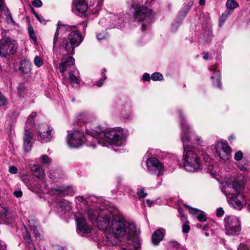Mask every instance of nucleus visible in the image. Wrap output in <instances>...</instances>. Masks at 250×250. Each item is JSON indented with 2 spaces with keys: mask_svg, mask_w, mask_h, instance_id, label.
I'll return each instance as SVG.
<instances>
[{
  "mask_svg": "<svg viewBox=\"0 0 250 250\" xmlns=\"http://www.w3.org/2000/svg\"><path fill=\"white\" fill-rule=\"evenodd\" d=\"M28 32L30 35V37L34 41H36V37L34 31V29L32 27H29L28 28Z\"/></svg>",
  "mask_w": 250,
  "mask_h": 250,
  "instance_id": "obj_42",
  "label": "nucleus"
},
{
  "mask_svg": "<svg viewBox=\"0 0 250 250\" xmlns=\"http://www.w3.org/2000/svg\"><path fill=\"white\" fill-rule=\"evenodd\" d=\"M31 170L34 175L39 179L43 178L45 176L44 169L39 165H34L31 168Z\"/></svg>",
  "mask_w": 250,
  "mask_h": 250,
  "instance_id": "obj_26",
  "label": "nucleus"
},
{
  "mask_svg": "<svg viewBox=\"0 0 250 250\" xmlns=\"http://www.w3.org/2000/svg\"><path fill=\"white\" fill-rule=\"evenodd\" d=\"M244 185L242 179L231 176L227 178L222 184L221 190L226 196L228 202L233 208L239 210L247 203L245 196L240 193Z\"/></svg>",
  "mask_w": 250,
  "mask_h": 250,
  "instance_id": "obj_4",
  "label": "nucleus"
},
{
  "mask_svg": "<svg viewBox=\"0 0 250 250\" xmlns=\"http://www.w3.org/2000/svg\"><path fill=\"white\" fill-rule=\"evenodd\" d=\"M26 178H27L26 176H23L22 177V181L24 182V183H25L26 184H28V180L27 179H26Z\"/></svg>",
  "mask_w": 250,
  "mask_h": 250,
  "instance_id": "obj_63",
  "label": "nucleus"
},
{
  "mask_svg": "<svg viewBox=\"0 0 250 250\" xmlns=\"http://www.w3.org/2000/svg\"><path fill=\"white\" fill-rule=\"evenodd\" d=\"M17 89H18V92L19 96H21L25 89V86H24V84H23V83L19 84Z\"/></svg>",
  "mask_w": 250,
  "mask_h": 250,
  "instance_id": "obj_44",
  "label": "nucleus"
},
{
  "mask_svg": "<svg viewBox=\"0 0 250 250\" xmlns=\"http://www.w3.org/2000/svg\"><path fill=\"white\" fill-rule=\"evenodd\" d=\"M226 10H230V13L232 12L233 10L239 6V4L235 0H228L226 2Z\"/></svg>",
  "mask_w": 250,
  "mask_h": 250,
  "instance_id": "obj_28",
  "label": "nucleus"
},
{
  "mask_svg": "<svg viewBox=\"0 0 250 250\" xmlns=\"http://www.w3.org/2000/svg\"><path fill=\"white\" fill-rule=\"evenodd\" d=\"M131 8L133 9V15L134 20L143 22L141 26L142 30L145 31L147 29L149 24L154 19V13L152 10L146 6L136 2L132 3Z\"/></svg>",
  "mask_w": 250,
  "mask_h": 250,
  "instance_id": "obj_5",
  "label": "nucleus"
},
{
  "mask_svg": "<svg viewBox=\"0 0 250 250\" xmlns=\"http://www.w3.org/2000/svg\"><path fill=\"white\" fill-rule=\"evenodd\" d=\"M31 63L27 60H21L20 63V71L24 74H28L31 70Z\"/></svg>",
  "mask_w": 250,
  "mask_h": 250,
  "instance_id": "obj_25",
  "label": "nucleus"
},
{
  "mask_svg": "<svg viewBox=\"0 0 250 250\" xmlns=\"http://www.w3.org/2000/svg\"><path fill=\"white\" fill-rule=\"evenodd\" d=\"M29 226L33 231L35 237L37 239H41V230L38 221L33 217H30L28 219Z\"/></svg>",
  "mask_w": 250,
  "mask_h": 250,
  "instance_id": "obj_16",
  "label": "nucleus"
},
{
  "mask_svg": "<svg viewBox=\"0 0 250 250\" xmlns=\"http://www.w3.org/2000/svg\"><path fill=\"white\" fill-rule=\"evenodd\" d=\"M163 78V75L159 72L154 73L151 76V79L153 81H161Z\"/></svg>",
  "mask_w": 250,
  "mask_h": 250,
  "instance_id": "obj_37",
  "label": "nucleus"
},
{
  "mask_svg": "<svg viewBox=\"0 0 250 250\" xmlns=\"http://www.w3.org/2000/svg\"><path fill=\"white\" fill-rule=\"evenodd\" d=\"M143 79L145 81H149L150 80L149 74L148 73H145L143 76Z\"/></svg>",
  "mask_w": 250,
  "mask_h": 250,
  "instance_id": "obj_54",
  "label": "nucleus"
},
{
  "mask_svg": "<svg viewBox=\"0 0 250 250\" xmlns=\"http://www.w3.org/2000/svg\"><path fill=\"white\" fill-rule=\"evenodd\" d=\"M14 195L16 197L20 198L22 196V192L21 190H16L14 192Z\"/></svg>",
  "mask_w": 250,
  "mask_h": 250,
  "instance_id": "obj_51",
  "label": "nucleus"
},
{
  "mask_svg": "<svg viewBox=\"0 0 250 250\" xmlns=\"http://www.w3.org/2000/svg\"><path fill=\"white\" fill-rule=\"evenodd\" d=\"M16 41L8 37L3 38L0 40V56L5 57L14 54L17 50Z\"/></svg>",
  "mask_w": 250,
  "mask_h": 250,
  "instance_id": "obj_10",
  "label": "nucleus"
},
{
  "mask_svg": "<svg viewBox=\"0 0 250 250\" xmlns=\"http://www.w3.org/2000/svg\"><path fill=\"white\" fill-rule=\"evenodd\" d=\"M7 103V100L2 93L0 92V107L5 105Z\"/></svg>",
  "mask_w": 250,
  "mask_h": 250,
  "instance_id": "obj_41",
  "label": "nucleus"
},
{
  "mask_svg": "<svg viewBox=\"0 0 250 250\" xmlns=\"http://www.w3.org/2000/svg\"><path fill=\"white\" fill-rule=\"evenodd\" d=\"M75 221L77 224V233L81 236H84L86 234L91 232V228L87 224L84 216L75 217Z\"/></svg>",
  "mask_w": 250,
  "mask_h": 250,
  "instance_id": "obj_14",
  "label": "nucleus"
},
{
  "mask_svg": "<svg viewBox=\"0 0 250 250\" xmlns=\"http://www.w3.org/2000/svg\"><path fill=\"white\" fill-rule=\"evenodd\" d=\"M40 159L42 163L46 166L50 165L52 162L51 158L45 154L42 155Z\"/></svg>",
  "mask_w": 250,
  "mask_h": 250,
  "instance_id": "obj_31",
  "label": "nucleus"
},
{
  "mask_svg": "<svg viewBox=\"0 0 250 250\" xmlns=\"http://www.w3.org/2000/svg\"><path fill=\"white\" fill-rule=\"evenodd\" d=\"M238 250H250L245 245L241 244L238 248Z\"/></svg>",
  "mask_w": 250,
  "mask_h": 250,
  "instance_id": "obj_52",
  "label": "nucleus"
},
{
  "mask_svg": "<svg viewBox=\"0 0 250 250\" xmlns=\"http://www.w3.org/2000/svg\"><path fill=\"white\" fill-rule=\"evenodd\" d=\"M16 214L8 208L0 206V218L6 223H10L15 218Z\"/></svg>",
  "mask_w": 250,
  "mask_h": 250,
  "instance_id": "obj_17",
  "label": "nucleus"
},
{
  "mask_svg": "<svg viewBox=\"0 0 250 250\" xmlns=\"http://www.w3.org/2000/svg\"><path fill=\"white\" fill-rule=\"evenodd\" d=\"M75 26H70L64 24L62 21H59L58 23V26L56 31L55 33L54 40H53V45L55 46L58 40V36L60 33H64L66 31H70L72 28H74Z\"/></svg>",
  "mask_w": 250,
  "mask_h": 250,
  "instance_id": "obj_19",
  "label": "nucleus"
},
{
  "mask_svg": "<svg viewBox=\"0 0 250 250\" xmlns=\"http://www.w3.org/2000/svg\"><path fill=\"white\" fill-rule=\"evenodd\" d=\"M97 38L99 40H104L106 38V34L105 33H99L97 35Z\"/></svg>",
  "mask_w": 250,
  "mask_h": 250,
  "instance_id": "obj_50",
  "label": "nucleus"
},
{
  "mask_svg": "<svg viewBox=\"0 0 250 250\" xmlns=\"http://www.w3.org/2000/svg\"><path fill=\"white\" fill-rule=\"evenodd\" d=\"M181 127V139L184 147L183 166L188 171L193 172L198 170L200 167L201 160L197 154L189 147L192 144H201L203 142L201 137L192 131L191 126L187 123L181 111H179Z\"/></svg>",
  "mask_w": 250,
  "mask_h": 250,
  "instance_id": "obj_2",
  "label": "nucleus"
},
{
  "mask_svg": "<svg viewBox=\"0 0 250 250\" xmlns=\"http://www.w3.org/2000/svg\"><path fill=\"white\" fill-rule=\"evenodd\" d=\"M184 206L189 209L190 214L197 215L196 218L199 221L205 222L207 220L206 215L204 212L195 208H192L186 204H185Z\"/></svg>",
  "mask_w": 250,
  "mask_h": 250,
  "instance_id": "obj_20",
  "label": "nucleus"
},
{
  "mask_svg": "<svg viewBox=\"0 0 250 250\" xmlns=\"http://www.w3.org/2000/svg\"><path fill=\"white\" fill-rule=\"evenodd\" d=\"M57 207L64 213L70 211L72 208L71 204L66 200L59 201L57 204Z\"/></svg>",
  "mask_w": 250,
  "mask_h": 250,
  "instance_id": "obj_24",
  "label": "nucleus"
},
{
  "mask_svg": "<svg viewBox=\"0 0 250 250\" xmlns=\"http://www.w3.org/2000/svg\"><path fill=\"white\" fill-rule=\"evenodd\" d=\"M226 234L230 236L238 235L241 230L239 219L233 215L226 216L224 218Z\"/></svg>",
  "mask_w": 250,
  "mask_h": 250,
  "instance_id": "obj_7",
  "label": "nucleus"
},
{
  "mask_svg": "<svg viewBox=\"0 0 250 250\" xmlns=\"http://www.w3.org/2000/svg\"><path fill=\"white\" fill-rule=\"evenodd\" d=\"M84 216H87L99 229L104 231V241L107 245H118L123 239H134L137 235V229L134 223L114 215L107 209L93 206L84 212Z\"/></svg>",
  "mask_w": 250,
  "mask_h": 250,
  "instance_id": "obj_1",
  "label": "nucleus"
},
{
  "mask_svg": "<svg viewBox=\"0 0 250 250\" xmlns=\"http://www.w3.org/2000/svg\"><path fill=\"white\" fill-rule=\"evenodd\" d=\"M146 203H147V204L148 206L149 207H151V206H152V202H151L150 200H148H148H147L146 201Z\"/></svg>",
  "mask_w": 250,
  "mask_h": 250,
  "instance_id": "obj_64",
  "label": "nucleus"
},
{
  "mask_svg": "<svg viewBox=\"0 0 250 250\" xmlns=\"http://www.w3.org/2000/svg\"><path fill=\"white\" fill-rule=\"evenodd\" d=\"M76 199L77 201L83 203V204L87 202L83 196H77V197H76Z\"/></svg>",
  "mask_w": 250,
  "mask_h": 250,
  "instance_id": "obj_53",
  "label": "nucleus"
},
{
  "mask_svg": "<svg viewBox=\"0 0 250 250\" xmlns=\"http://www.w3.org/2000/svg\"><path fill=\"white\" fill-rule=\"evenodd\" d=\"M69 80L73 86L79 85L80 83V74L77 69L71 71L69 72Z\"/></svg>",
  "mask_w": 250,
  "mask_h": 250,
  "instance_id": "obj_23",
  "label": "nucleus"
},
{
  "mask_svg": "<svg viewBox=\"0 0 250 250\" xmlns=\"http://www.w3.org/2000/svg\"><path fill=\"white\" fill-rule=\"evenodd\" d=\"M170 244L176 248H178L179 247V244L176 241H171L170 242Z\"/></svg>",
  "mask_w": 250,
  "mask_h": 250,
  "instance_id": "obj_61",
  "label": "nucleus"
},
{
  "mask_svg": "<svg viewBox=\"0 0 250 250\" xmlns=\"http://www.w3.org/2000/svg\"><path fill=\"white\" fill-rule=\"evenodd\" d=\"M53 129L46 124L39 125L38 131V141L44 143L50 142L53 138Z\"/></svg>",
  "mask_w": 250,
  "mask_h": 250,
  "instance_id": "obj_13",
  "label": "nucleus"
},
{
  "mask_svg": "<svg viewBox=\"0 0 250 250\" xmlns=\"http://www.w3.org/2000/svg\"><path fill=\"white\" fill-rule=\"evenodd\" d=\"M165 230L163 229H159L154 231L152 235L151 240L154 245H158L164 236Z\"/></svg>",
  "mask_w": 250,
  "mask_h": 250,
  "instance_id": "obj_22",
  "label": "nucleus"
},
{
  "mask_svg": "<svg viewBox=\"0 0 250 250\" xmlns=\"http://www.w3.org/2000/svg\"><path fill=\"white\" fill-rule=\"evenodd\" d=\"M38 19V20L41 23H42V24H45L46 23V21L45 20V19L43 18V17L40 15L39 16V18H37Z\"/></svg>",
  "mask_w": 250,
  "mask_h": 250,
  "instance_id": "obj_56",
  "label": "nucleus"
},
{
  "mask_svg": "<svg viewBox=\"0 0 250 250\" xmlns=\"http://www.w3.org/2000/svg\"><path fill=\"white\" fill-rule=\"evenodd\" d=\"M0 250H6V244L1 241H0Z\"/></svg>",
  "mask_w": 250,
  "mask_h": 250,
  "instance_id": "obj_55",
  "label": "nucleus"
},
{
  "mask_svg": "<svg viewBox=\"0 0 250 250\" xmlns=\"http://www.w3.org/2000/svg\"><path fill=\"white\" fill-rule=\"evenodd\" d=\"M147 170L149 173L157 175H162L165 170L164 164L155 157L148 159L146 162Z\"/></svg>",
  "mask_w": 250,
  "mask_h": 250,
  "instance_id": "obj_12",
  "label": "nucleus"
},
{
  "mask_svg": "<svg viewBox=\"0 0 250 250\" xmlns=\"http://www.w3.org/2000/svg\"><path fill=\"white\" fill-rule=\"evenodd\" d=\"M178 212L183 221L187 220V218L183 213V209L181 208H178Z\"/></svg>",
  "mask_w": 250,
  "mask_h": 250,
  "instance_id": "obj_47",
  "label": "nucleus"
},
{
  "mask_svg": "<svg viewBox=\"0 0 250 250\" xmlns=\"http://www.w3.org/2000/svg\"><path fill=\"white\" fill-rule=\"evenodd\" d=\"M193 3L192 1H189L188 3L184 5L182 9L180 11L178 14V18L183 20L188 12L189 10L192 6Z\"/></svg>",
  "mask_w": 250,
  "mask_h": 250,
  "instance_id": "obj_27",
  "label": "nucleus"
},
{
  "mask_svg": "<svg viewBox=\"0 0 250 250\" xmlns=\"http://www.w3.org/2000/svg\"><path fill=\"white\" fill-rule=\"evenodd\" d=\"M239 168L242 171H246L247 170L246 165H239L238 166Z\"/></svg>",
  "mask_w": 250,
  "mask_h": 250,
  "instance_id": "obj_60",
  "label": "nucleus"
},
{
  "mask_svg": "<svg viewBox=\"0 0 250 250\" xmlns=\"http://www.w3.org/2000/svg\"><path fill=\"white\" fill-rule=\"evenodd\" d=\"M116 27L118 28L122 29L124 27V23L122 18H118V21L117 22Z\"/></svg>",
  "mask_w": 250,
  "mask_h": 250,
  "instance_id": "obj_43",
  "label": "nucleus"
},
{
  "mask_svg": "<svg viewBox=\"0 0 250 250\" xmlns=\"http://www.w3.org/2000/svg\"><path fill=\"white\" fill-rule=\"evenodd\" d=\"M49 177L50 179H51L53 181H57L56 179L58 177L57 176L56 174L55 175H52L51 173L49 174Z\"/></svg>",
  "mask_w": 250,
  "mask_h": 250,
  "instance_id": "obj_59",
  "label": "nucleus"
},
{
  "mask_svg": "<svg viewBox=\"0 0 250 250\" xmlns=\"http://www.w3.org/2000/svg\"><path fill=\"white\" fill-rule=\"evenodd\" d=\"M106 72V69L103 68L102 70V78L100 81H98L96 83V85L98 87H101L103 85L104 81L106 79V77L105 73Z\"/></svg>",
  "mask_w": 250,
  "mask_h": 250,
  "instance_id": "obj_33",
  "label": "nucleus"
},
{
  "mask_svg": "<svg viewBox=\"0 0 250 250\" xmlns=\"http://www.w3.org/2000/svg\"><path fill=\"white\" fill-rule=\"evenodd\" d=\"M243 157V153L241 151H237L234 155V159L236 161H240L241 160Z\"/></svg>",
  "mask_w": 250,
  "mask_h": 250,
  "instance_id": "obj_45",
  "label": "nucleus"
},
{
  "mask_svg": "<svg viewBox=\"0 0 250 250\" xmlns=\"http://www.w3.org/2000/svg\"><path fill=\"white\" fill-rule=\"evenodd\" d=\"M203 16L206 17L205 22L207 23H208V22H209V18L208 14V13H207L206 14H204Z\"/></svg>",
  "mask_w": 250,
  "mask_h": 250,
  "instance_id": "obj_62",
  "label": "nucleus"
},
{
  "mask_svg": "<svg viewBox=\"0 0 250 250\" xmlns=\"http://www.w3.org/2000/svg\"><path fill=\"white\" fill-rule=\"evenodd\" d=\"M88 115L86 113L80 114L77 117L78 123L79 124L81 121L86 122L88 120Z\"/></svg>",
  "mask_w": 250,
  "mask_h": 250,
  "instance_id": "obj_32",
  "label": "nucleus"
},
{
  "mask_svg": "<svg viewBox=\"0 0 250 250\" xmlns=\"http://www.w3.org/2000/svg\"><path fill=\"white\" fill-rule=\"evenodd\" d=\"M213 36L212 31L210 29L207 30L204 34V38L207 42H210Z\"/></svg>",
  "mask_w": 250,
  "mask_h": 250,
  "instance_id": "obj_36",
  "label": "nucleus"
},
{
  "mask_svg": "<svg viewBox=\"0 0 250 250\" xmlns=\"http://www.w3.org/2000/svg\"><path fill=\"white\" fill-rule=\"evenodd\" d=\"M182 21V20L179 19L178 17L177 19L173 22L171 26V30L172 31L174 32L176 31L178 27L181 25Z\"/></svg>",
  "mask_w": 250,
  "mask_h": 250,
  "instance_id": "obj_34",
  "label": "nucleus"
},
{
  "mask_svg": "<svg viewBox=\"0 0 250 250\" xmlns=\"http://www.w3.org/2000/svg\"><path fill=\"white\" fill-rule=\"evenodd\" d=\"M137 195L139 198H144L146 197L147 194L145 192L144 188L138 189L137 191Z\"/></svg>",
  "mask_w": 250,
  "mask_h": 250,
  "instance_id": "obj_38",
  "label": "nucleus"
},
{
  "mask_svg": "<svg viewBox=\"0 0 250 250\" xmlns=\"http://www.w3.org/2000/svg\"><path fill=\"white\" fill-rule=\"evenodd\" d=\"M209 69L213 73V75L210 77V78L213 80V84L214 87L221 89L222 88V85L221 83L220 72L216 70L215 68H214L213 66L212 68H209Z\"/></svg>",
  "mask_w": 250,
  "mask_h": 250,
  "instance_id": "obj_21",
  "label": "nucleus"
},
{
  "mask_svg": "<svg viewBox=\"0 0 250 250\" xmlns=\"http://www.w3.org/2000/svg\"><path fill=\"white\" fill-rule=\"evenodd\" d=\"M75 63V60L72 56H69L63 57L59 65V70L61 73H63L71 66L73 65Z\"/></svg>",
  "mask_w": 250,
  "mask_h": 250,
  "instance_id": "obj_18",
  "label": "nucleus"
},
{
  "mask_svg": "<svg viewBox=\"0 0 250 250\" xmlns=\"http://www.w3.org/2000/svg\"><path fill=\"white\" fill-rule=\"evenodd\" d=\"M230 10H225L219 18V25L222 26L229 15H230Z\"/></svg>",
  "mask_w": 250,
  "mask_h": 250,
  "instance_id": "obj_30",
  "label": "nucleus"
},
{
  "mask_svg": "<svg viewBox=\"0 0 250 250\" xmlns=\"http://www.w3.org/2000/svg\"><path fill=\"white\" fill-rule=\"evenodd\" d=\"M224 214V211L222 208H219L217 209L216 215L218 217H221Z\"/></svg>",
  "mask_w": 250,
  "mask_h": 250,
  "instance_id": "obj_49",
  "label": "nucleus"
},
{
  "mask_svg": "<svg viewBox=\"0 0 250 250\" xmlns=\"http://www.w3.org/2000/svg\"><path fill=\"white\" fill-rule=\"evenodd\" d=\"M68 190L67 193L70 195H73L75 193V190L72 188H69Z\"/></svg>",
  "mask_w": 250,
  "mask_h": 250,
  "instance_id": "obj_58",
  "label": "nucleus"
},
{
  "mask_svg": "<svg viewBox=\"0 0 250 250\" xmlns=\"http://www.w3.org/2000/svg\"><path fill=\"white\" fill-rule=\"evenodd\" d=\"M86 140L83 131L75 129L69 132L66 139L67 145L72 148H78L83 146Z\"/></svg>",
  "mask_w": 250,
  "mask_h": 250,
  "instance_id": "obj_8",
  "label": "nucleus"
},
{
  "mask_svg": "<svg viewBox=\"0 0 250 250\" xmlns=\"http://www.w3.org/2000/svg\"><path fill=\"white\" fill-rule=\"evenodd\" d=\"M6 21L8 23L12 24V25H16V22L13 20L12 15L9 11L7 12V15L6 16Z\"/></svg>",
  "mask_w": 250,
  "mask_h": 250,
  "instance_id": "obj_40",
  "label": "nucleus"
},
{
  "mask_svg": "<svg viewBox=\"0 0 250 250\" xmlns=\"http://www.w3.org/2000/svg\"><path fill=\"white\" fill-rule=\"evenodd\" d=\"M36 112H32L28 116L26 122V128L23 137V148L24 151L26 152H29L31 150L32 146L33 134L29 129L33 127L34 125V119L36 117Z\"/></svg>",
  "mask_w": 250,
  "mask_h": 250,
  "instance_id": "obj_9",
  "label": "nucleus"
},
{
  "mask_svg": "<svg viewBox=\"0 0 250 250\" xmlns=\"http://www.w3.org/2000/svg\"><path fill=\"white\" fill-rule=\"evenodd\" d=\"M96 6L92 9V13L96 14L101 10L102 5V0H97L95 2ZM88 7V4L85 0H74L72 4V10L77 14H83Z\"/></svg>",
  "mask_w": 250,
  "mask_h": 250,
  "instance_id": "obj_11",
  "label": "nucleus"
},
{
  "mask_svg": "<svg viewBox=\"0 0 250 250\" xmlns=\"http://www.w3.org/2000/svg\"><path fill=\"white\" fill-rule=\"evenodd\" d=\"M9 172L11 174H16L18 172V169L15 166H10L9 167Z\"/></svg>",
  "mask_w": 250,
  "mask_h": 250,
  "instance_id": "obj_48",
  "label": "nucleus"
},
{
  "mask_svg": "<svg viewBox=\"0 0 250 250\" xmlns=\"http://www.w3.org/2000/svg\"><path fill=\"white\" fill-rule=\"evenodd\" d=\"M184 222V224L182 227V231L183 233H188L190 230V227L189 226V222L186 220Z\"/></svg>",
  "mask_w": 250,
  "mask_h": 250,
  "instance_id": "obj_39",
  "label": "nucleus"
},
{
  "mask_svg": "<svg viewBox=\"0 0 250 250\" xmlns=\"http://www.w3.org/2000/svg\"><path fill=\"white\" fill-rule=\"evenodd\" d=\"M5 3L4 0H0V11L3 10L4 8ZM1 14H0V17Z\"/></svg>",
  "mask_w": 250,
  "mask_h": 250,
  "instance_id": "obj_57",
  "label": "nucleus"
},
{
  "mask_svg": "<svg viewBox=\"0 0 250 250\" xmlns=\"http://www.w3.org/2000/svg\"><path fill=\"white\" fill-rule=\"evenodd\" d=\"M34 65L37 67H41L43 64V61L39 56H36L34 59Z\"/></svg>",
  "mask_w": 250,
  "mask_h": 250,
  "instance_id": "obj_35",
  "label": "nucleus"
},
{
  "mask_svg": "<svg viewBox=\"0 0 250 250\" xmlns=\"http://www.w3.org/2000/svg\"><path fill=\"white\" fill-rule=\"evenodd\" d=\"M83 39L77 31L71 32L67 38L63 39L62 47L69 55H74V49L80 45Z\"/></svg>",
  "mask_w": 250,
  "mask_h": 250,
  "instance_id": "obj_6",
  "label": "nucleus"
},
{
  "mask_svg": "<svg viewBox=\"0 0 250 250\" xmlns=\"http://www.w3.org/2000/svg\"><path fill=\"white\" fill-rule=\"evenodd\" d=\"M23 236L24 239L26 241V242L30 246L31 250H35V247L33 246V244L31 243V239L30 237V235H29V232L27 230V229L25 227L24 230L23 231Z\"/></svg>",
  "mask_w": 250,
  "mask_h": 250,
  "instance_id": "obj_29",
  "label": "nucleus"
},
{
  "mask_svg": "<svg viewBox=\"0 0 250 250\" xmlns=\"http://www.w3.org/2000/svg\"><path fill=\"white\" fill-rule=\"evenodd\" d=\"M85 132L92 137L93 142L103 146H121L125 144L123 130L120 127L107 128L99 125L96 130L86 128Z\"/></svg>",
  "mask_w": 250,
  "mask_h": 250,
  "instance_id": "obj_3",
  "label": "nucleus"
},
{
  "mask_svg": "<svg viewBox=\"0 0 250 250\" xmlns=\"http://www.w3.org/2000/svg\"><path fill=\"white\" fill-rule=\"evenodd\" d=\"M216 150L221 159L226 160L229 158L230 148L228 144L224 142H218L216 145Z\"/></svg>",
  "mask_w": 250,
  "mask_h": 250,
  "instance_id": "obj_15",
  "label": "nucleus"
},
{
  "mask_svg": "<svg viewBox=\"0 0 250 250\" xmlns=\"http://www.w3.org/2000/svg\"><path fill=\"white\" fill-rule=\"evenodd\" d=\"M32 4L35 7H40L42 6V3L41 0H34Z\"/></svg>",
  "mask_w": 250,
  "mask_h": 250,
  "instance_id": "obj_46",
  "label": "nucleus"
}]
</instances>
